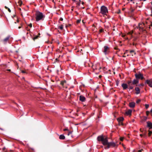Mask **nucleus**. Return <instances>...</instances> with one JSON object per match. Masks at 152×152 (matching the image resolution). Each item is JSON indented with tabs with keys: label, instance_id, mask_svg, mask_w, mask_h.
<instances>
[{
	"label": "nucleus",
	"instance_id": "obj_1",
	"mask_svg": "<svg viewBox=\"0 0 152 152\" xmlns=\"http://www.w3.org/2000/svg\"><path fill=\"white\" fill-rule=\"evenodd\" d=\"M35 15V19L37 21L43 20L45 17V15H43L42 12H40L39 11H36Z\"/></svg>",
	"mask_w": 152,
	"mask_h": 152
},
{
	"label": "nucleus",
	"instance_id": "obj_2",
	"mask_svg": "<svg viewBox=\"0 0 152 152\" xmlns=\"http://www.w3.org/2000/svg\"><path fill=\"white\" fill-rule=\"evenodd\" d=\"M97 140L99 141H102L104 145H106L107 144V139L106 137H104L103 135L99 136L97 138Z\"/></svg>",
	"mask_w": 152,
	"mask_h": 152
},
{
	"label": "nucleus",
	"instance_id": "obj_3",
	"mask_svg": "<svg viewBox=\"0 0 152 152\" xmlns=\"http://www.w3.org/2000/svg\"><path fill=\"white\" fill-rule=\"evenodd\" d=\"M100 12L103 15H107L108 12L107 8L105 6H102L101 7Z\"/></svg>",
	"mask_w": 152,
	"mask_h": 152
},
{
	"label": "nucleus",
	"instance_id": "obj_4",
	"mask_svg": "<svg viewBox=\"0 0 152 152\" xmlns=\"http://www.w3.org/2000/svg\"><path fill=\"white\" fill-rule=\"evenodd\" d=\"M106 145H107V146L105 148V149L109 148L110 146L113 147L117 146V145L115 143L113 142H108V140L107 141V144Z\"/></svg>",
	"mask_w": 152,
	"mask_h": 152
},
{
	"label": "nucleus",
	"instance_id": "obj_5",
	"mask_svg": "<svg viewBox=\"0 0 152 152\" xmlns=\"http://www.w3.org/2000/svg\"><path fill=\"white\" fill-rule=\"evenodd\" d=\"M110 50V48L107 46H105L102 50L103 52L105 55L108 54Z\"/></svg>",
	"mask_w": 152,
	"mask_h": 152
},
{
	"label": "nucleus",
	"instance_id": "obj_6",
	"mask_svg": "<svg viewBox=\"0 0 152 152\" xmlns=\"http://www.w3.org/2000/svg\"><path fill=\"white\" fill-rule=\"evenodd\" d=\"M135 76L136 78L137 79L142 80L144 78L143 75L140 73L138 74L136 73L135 74Z\"/></svg>",
	"mask_w": 152,
	"mask_h": 152
},
{
	"label": "nucleus",
	"instance_id": "obj_7",
	"mask_svg": "<svg viewBox=\"0 0 152 152\" xmlns=\"http://www.w3.org/2000/svg\"><path fill=\"white\" fill-rule=\"evenodd\" d=\"M61 84L63 86V87L67 88L68 84L67 83L66 81L65 80L61 81Z\"/></svg>",
	"mask_w": 152,
	"mask_h": 152
},
{
	"label": "nucleus",
	"instance_id": "obj_8",
	"mask_svg": "<svg viewBox=\"0 0 152 152\" xmlns=\"http://www.w3.org/2000/svg\"><path fill=\"white\" fill-rule=\"evenodd\" d=\"M145 83H147L152 88V80H147Z\"/></svg>",
	"mask_w": 152,
	"mask_h": 152
},
{
	"label": "nucleus",
	"instance_id": "obj_9",
	"mask_svg": "<svg viewBox=\"0 0 152 152\" xmlns=\"http://www.w3.org/2000/svg\"><path fill=\"white\" fill-rule=\"evenodd\" d=\"M143 23H139L138 25L137 26V28H139L140 30H142L143 28Z\"/></svg>",
	"mask_w": 152,
	"mask_h": 152
},
{
	"label": "nucleus",
	"instance_id": "obj_10",
	"mask_svg": "<svg viewBox=\"0 0 152 152\" xmlns=\"http://www.w3.org/2000/svg\"><path fill=\"white\" fill-rule=\"evenodd\" d=\"M80 100L82 102H85L86 100L85 97L82 95L80 96Z\"/></svg>",
	"mask_w": 152,
	"mask_h": 152
},
{
	"label": "nucleus",
	"instance_id": "obj_11",
	"mask_svg": "<svg viewBox=\"0 0 152 152\" xmlns=\"http://www.w3.org/2000/svg\"><path fill=\"white\" fill-rule=\"evenodd\" d=\"M121 86L124 90H125L127 88L128 85L126 83H123L122 84Z\"/></svg>",
	"mask_w": 152,
	"mask_h": 152
},
{
	"label": "nucleus",
	"instance_id": "obj_12",
	"mask_svg": "<svg viewBox=\"0 0 152 152\" xmlns=\"http://www.w3.org/2000/svg\"><path fill=\"white\" fill-rule=\"evenodd\" d=\"M10 37L8 36L5 38L4 39L2 40V41L4 43H5L7 42L9 39Z\"/></svg>",
	"mask_w": 152,
	"mask_h": 152
},
{
	"label": "nucleus",
	"instance_id": "obj_13",
	"mask_svg": "<svg viewBox=\"0 0 152 152\" xmlns=\"http://www.w3.org/2000/svg\"><path fill=\"white\" fill-rule=\"evenodd\" d=\"M129 106L131 108H134L135 106V103L134 102H130L129 103Z\"/></svg>",
	"mask_w": 152,
	"mask_h": 152
},
{
	"label": "nucleus",
	"instance_id": "obj_14",
	"mask_svg": "<svg viewBox=\"0 0 152 152\" xmlns=\"http://www.w3.org/2000/svg\"><path fill=\"white\" fill-rule=\"evenodd\" d=\"M147 126L149 127L150 129L152 128V123L148 121L147 122Z\"/></svg>",
	"mask_w": 152,
	"mask_h": 152
},
{
	"label": "nucleus",
	"instance_id": "obj_15",
	"mask_svg": "<svg viewBox=\"0 0 152 152\" xmlns=\"http://www.w3.org/2000/svg\"><path fill=\"white\" fill-rule=\"evenodd\" d=\"M124 118L122 117H120L118 118H117V121L118 122V123H120V122H122V121L124 120Z\"/></svg>",
	"mask_w": 152,
	"mask_h": 152
},
{
	"label": "nucleus",
	"instance_id": "obj_16",
	"mask_svg": "<svg viewBox=\"0 0 152 152\" xmlns=\"http://www.w3.org/2000/svg\"><path fill=\"white\" fill-rule=\"evenodd\" d=\"M138 82L139 81L138 80L135 79L133 80L132 83L133 85H135L138 83Z\"/></svg>",
	"mask_w": 152,
	"mask_h": 152
},
{
	"label": "nucleus",
	"instance_id": "obj_17",
	"mask_svg": "<svg viewBox=\"0 0 152 152\" xmlns=\"http://www.w3.org/2000/svg\"><path fill=\"white\" fill-rule=\"evenodd\" d=\"M129 53L132 56L135 55L136 53L134 50H131L129 51Z\"/></svg>",
	"mask_w": 152,
	"mask_h": 152
},
{
	"label": "nucleus",
	"instance_id": "obj_18",
	"mask_svg": "<svg viewBox=\"0 0 152 152\" xmlns=\"http://www.w3.org/2000/svg\"><path fill=\"white\" fill-rule=\"evenodd\" d=\"M135 90L136 91V93L137 94H138L140 93V89L138 87H136L135 88Z\"/></svg>",
	"mask_w": 152,
	"mask_h": 152
},
{
	"label": "nucleus",
	"instance_id": "obj_19",
	"mask_svg": "<svg viewBox=\"0 0 152 152\" xmlns=\"http://www.w3.org/2000/svg\"><path fill=\"white\" fill-rule=\"evenodd\" d=\"M132 113V110H129L127 111L126 113L127 115H131Z\"/></svg>",
	"mask_w": 152,
	"mask_h": 152
},
{
	"label": "nucleus",
	"instance_id": "obj_20",
	"mask_svg": "<svg viewBox=\"0 0 152 152\" xmlns=\"http://www.w3.org/2000/svg\"><path fill=\"white\" fill-rule=\"evenodd\" d=\"M133 85V84L132 83L131 84H130L128 85V86L129 87V88L130 89H132L133 88L134 86Z\"/></svg>",
	"mask_w": 152,
	"mask_h": 152
},
{
	"label": "nucleus",
	"instance_id": "obj_21",
	"mask_svg": "<svg viewBox=\"0 0 152 152\" xmlns=\"http://www.w3.org/2000/svg\"><path fill=\"white\" fill-rule=\"evenodd\" d=\"M59 138L61 140H64L65 138V137L63 135L61 134L60 135Z\"/></svg>",
	"mask_w": 152,
	"mask_h": 152
},
{
	"label": "nucleus",
	"instance_id": "obj_22",
	"mask_svg": "<svg viewBox=\"0 0 152 152\" xmlns=\"http://www.w3.org/2000/svg\"><path fill=\"white\" fill-rule=\"evenodd\" d=\"M58 28H60L61 30H62L63 28V25H61L58 26Z\"/></svg>",
	"mask_w": 152,
	"mask_h": 152
},
{
	"label": "nucleus",
	"instance_id": "obj_23",
	"mask_svg": "<svg viewBox=\"0 0 152 152\" xmlns=\"http://www.w3.org/2000/svg\"><path fill=\"white\" fill-rule=\"evenodd\" d=\"M147 117H145V116H144L143 117V120L144 121H145L147 120Z\"/></svg>",
	"mask_w": 152,
	"mask_h": 152
},
{
	"label": "nucleus",
	"instance_id": "obj_24",
	"mask_svg": "<svg viewBox=\"0 0 152 152\" xmlns=\"http://www.w3.org/2000/svg\"><path fill=\"white\" fill-rule=\"evenodd\" d=\"M5 8L6 9H7V10H8V11L9 12H11V10H10V8H8V7H7L6 6H5Z\"/></svg>",
	"mask_w": 152,
	"mask_h": 152
},
{
	"label": "nucleus",
	"instance_id": "obj_25",
	"mask_svg": "<svg viewBox=\"0 0 152 152\" xmlns=\"http://www.w3.org/2000/svg\"><path fill=\"white\" fill-rule=\"evenodd\" d=\"M152 134V132L150 131H149V133H148V136H150Z\"/></svg>",
	"mask_w": 152,
	"mask_h": 152
},
{
	"label": "nucleus",
	"instance_id": "obj_26",
	"mask_svg": "<svg viewBox=\"0 0 152 152\" xmlns=\"http://www.w3.org/2000/svg\"><path fill=\"white\" fill-rule=\"evenodd\" d=\"M39 37V36L38 35H37L35 36L34 38H33V39L34 40L35 39H37Z\"/></svg>",
	"mask_w": 152,
	"mask_h": 152
},
{
	"label": "nucleus",
	"instance_id": "obj_27",
	"mask_svg": "<svg viewBox=\"0 0 152 152\" xmlns=\"http://www.w3.org/2000/svg\"><path fill=\"white\" fill-rule=\"evenodd\" d=\"M145 108L146 109H148V108L149 105V104H146L145 105Z\"/></svg>",
	"mask_w": 152,
	"mask_h": 152
},
{
	"label": "nucleus",
	"instance_id": "obj_28",
	"mask_svg": "<svg viewBox=\"0 0 152 152\" xmlns=\"http://www.w3.org/2000/svg\"><path fill=\"white\" fill-rule=\"evenodd\" d=\"M132 82L131 81H128L127 82L128 85L130 84H131L132 83Z\"/></svg>",
	"mask_w": 152,
	"mask_h": 152
},
{
	"label": "nucleus",
	"instance_id": "obj_29",
	"mask_svg": "<svg viewBox=\"0 0 152 152\" xmlns=\"http://www.w3.org/2000/svg\"><path fill=\"white\" fill-rule=\"evenodd\" d=\"M28 26H29L30 28H31L32 27V23H30L28 25Z\"/></svg>",
	"mask_w": 152,
	"mask_h": 152
},
{
	"label": "nucleus",
	"instance_id": "obj_30",
	"mask_svg": "<svg viewBox=\"0 0 152 152\" xmlns=\"http://www.w3.org/2000/svg\"><path fill=\"white\" fill-rule=\"evenodd\" d=\"M133 33V31H132L130 32H129L128 33V34H132Z\"/></svg>",
	"mask_w": 152,
	"mask_h": 152
},
{
	"label": "nucleus",
	"instance_id": "obj_31",
	"mask_svg": "<svg viewBox=\"0 0 152 152\" xmlns=\"http://www.w3.org/2000/svg\"><path fill=\"white\" fill-rule=\"evenodd\" d=\"M149 111H146V114L147 116H148V115H149Z\"/></svg>",
	"mask_w": 152,
	"mask_h": 152
},
{
	"label": "nucleus",
	"instance_id": "obj_32",
	"mask_svg": "<svg viewBox=\"0 0 152 152\" xmlns=\"http://www.w3.org/2000/svg\"><path fill=\"white\" fill-rule=\"evenodd\" d=\"M80 21H81L80 19L78 20H77V23H79L80 22Z\"/></svg>",
	"mask_w": 152,
	"mask_h": 152
},
{
	"label": "nucleus",
	"instance_id": "obj_33",
	"mask_svg": "<svg viewBox=\"0 0 152 152\" xmlns=\"http://www.w3.org/2000/svg\"><path fill=\"white\" fill-rule=\"evenodd\" d=\"M140 102V99H138V100H137L136 102L137 103H139Z\"/></svg>",
	"mask_w": 152,
	"mask_h": 152
},
{
	"label": "nucleus",
	"instance_id": "obj_34",
	"mask_svg": "<svg viewBox=\"0 0 152 152\" xmlns=\"http://www.w3.org/2000/svg\"><path fill=\"white\" fill-rule=\"evenodd\" d=\"M120 139L121 141H123L124 139V137H121Z\"/></svg>",
	"mask_w": 152,
	"mask_h": 152
},
{
	"label": "nucleus",
	"instance_id": "obj_35",
	"mask_svg": "<svg viewBox=\"0 0 152 152\" xmlns=\"http://www.w3.org/2000/svg\"><path fill=\"white\" fill-rule=\"evenodd\" d=\"M143 136L144 137H145L146 136V133H145L143 134Z\"/></svg>",
	"mask_w": 152,
	"mask_h": 152
},
{
	"label": "nucleus",
	"instance_id": "obj_36",
	"mask_svg": "<svg viewBox=\"0 0 152 152\" xmlns=\"http://www.w3.org/2000/svg\"><path fill=\"white\" fill-rule=\"evenodd\" d=\"M130 10L131 12H133L134 11V10L132 8H131Z\"/></svg>",
	"mask_w": 152,
	"mask_h": 152
},
{
	"label": "nucleus",
	"instance_id": "obj_37",
	"mask_svg": "<svg viewBox=\"0 0 152 152\" xmlns=\"http://www.w3.org/2000/svg\"><path fill=\"white\" fill-rule=\"evenodd\" d=\"M119 125H122L123 123L122 122H120V123H118Z\"/></svg>",
	"mask_w": 152,
	"mask_h": 152
},
{
	"label": "nucleus",
	"instance_id": "obj_38",
	"mask_svg": "<svg viewBox=\"0 0 152 152\" xmlns=\"http://www.w3.org/2000/svg\"><path fill=\"white\" fill-rule=\"evenodd\" d=\"M140 131L141 132H142L143 131V129H140Z\"/></svg>",
	"mask_w": 152,
	"mask_h": 152
},
{
	"label": "nucleus",
	"instance_id": "obj_39",
	"mask_svg": "<svg viewBox=\"0 0 152 152\" xmlns=\"http://www.w3.org/2000/svg\"><path fill=\"white\" fill-rule=\"evenodd\" d=\"M142 151V149L139 150L138 151V152H141Z\"/></svg>",
	"mask_w": 152,
	"mask_h": 152
},
{
	"label": "nucleus",
	"instance_id": "obj_40",
	"mask_svg": "<svg viewBox=\"0 0 152 152\" xmlns=\"http://www.w3.org/2000/svg\"><path fill=\"white\" fill-rule=\"evenodd\" d=\"M103 30L102 29H100L99 31L100 32H102L103 31Z\"/></svg>",
	"mask_w": 152,
	"mask_h": 152
},
{
	"label": "nucleus",
	"instance_id": "obj_41",
	"mask_svg": "<svg viewBox=\"0 0 152 152\" xmlns=\"http://www.w3.org/2000/svg\"><path fill=\"white\" fill-rule=\"evenodd\" d=\"M140 136L141 137H142V136H143V135L142 134H140Z\"/></svg>",
	"mask_w": 152,
	"mask_h": 152
},
{
	"label": "nucleus",
	"instance_id": "obj_42",
	"mask_svg": "<svg viewBox=\"0 0 152 152\" xmlns=\"http://www.w3.org/2000/svg\"><path fill=\"white\" fill-rule=\"evenodd\" d=\"M22 72L23 73H25L26 72L22 70Z\"/></svg>",
	"mask_w": 152,
	"mask_h": 152
},
{
	"label": "nucleus",
	"instance_id": "obj_43",
	"mask_svg": "<svg viewBox=\"0 0 152 152\" xmlns=\"http://www.w3.org/2000/svg\"><path fill=\"white\" fill-rule=\"evenodd\" d=\"M60 20L61 21H62L63 20V19L62 18H60Z\"/></svg>",
	"mask_w": 152,
	"mask_h": 152
},
{
	"label": "nucleus",
	"instance_id": "obj_44",
	"mask_svg": "<svg viewBox=\"0 0 152 152\" xmlns=\"http://www.w3.org/2000/svg\"><path fill=\"white\" fill-rule=\"evenodd\" d=\"M66 130H68V129H64V131H66Z\"/></svg>",
	"mask_w": 152,
	"mask_h": 152
},
{
	"label": "nucleus",
	"instance_id": "obj_45",
	"mask_svg": "<svg viewBox=\"0 0 152 152\" xmlns=\"http://www.w3.org/2000/svg\"><path fill=\"white\" fill-rule=\"evenodd\" d=\"M21 26H19L18 28L20 29V28H21Z\"/></svg>",
	"mask_w": 152,
	"mask_h": 152
},
{
	"label": "nucleus",
	"instance_id": "obj_46",
	"mask_svg": "<svg viewBox=\"0 0 152 152\" xmlns=\"http://www.w3.org/2000/svg\"><path fill=\"white\" fill-rule=\"evenodd\" d=\"M70 133H71V132H69V133H68V135H69Z\"/></svg>",
	"mask_w": 152,
	"mask_h": 152
},
{
	"label": "nucleus",
	"instance_id": "obj_47",
	"mask_svg": "<svg viewBox=\"0 0 152 152\" xmlns=\"http://www.w3.org/2000/svg\"><path fill=\"white\" fill-rule=\"evenodd\" d=\"M102 77V76H101V75H99V78H100V77Z\"/></svg>",
	"mask_w": 152,
	"mask_h": 152
},
{
	"label": "nucleus",
	"instance_id": "obj_48",
	"mask_svg": "<svg viewBox=\"0 0 152 152\" xmlns=\"http://www.w3.org/2000/svg\"><path fill=\"white\" fill-rule=\"evenodd\" d=\"M151 113H152V109H151Z\"/></svg>",
	"mask_w": 152,
	"mask_h": 152
},
{
	"label": "nucleus",
	"instance_id": "obj_49",
	"mask_svg": "<svg viewBox=\"0 0 152 152\" xmlns=\"http://www.w3.org/2000/svg\"><path fill=\"white\" fill-rule=\"evenodd\" d=\"M8 71H10V69H8Z\"/></svg>",
	"mask_w": 152,
	"mask_h": 152
},
{
	"label": "nucleus",
	"instance_id": "obj_50",
	"mask_svg": "<svg viewBox=\"0 0 152 152\" xmlns=\"http://www.w3.org/2000/svg\"><path fill=\"white\" fill-rule=\"evenodd\" d=\"M17 22H18V20H17Z\"/></svg>",
	"mask_w": 152,
	"mask_h": 152
},
{
	"label": "nucleus",
	"instance_id": "obj_51",
	"mask_svg": "<svg viewBox=\"0 0 152 152\" xmlns=\"http://www.w3.org/2000/svg\"><path fill=\"white\" fill-rule=\"evenodd\" d=\"M129 55H127V56H129Z\"/></svg>",
	"mask_w": 152,
	"mask_h": 152
},
{
	"label": "nucleus",
	"instance_id": "obj_52",
	"mask_svg": "<svg viewBox=\"0 0 152 152\" xmlns=\"http://www.w3.org/2000/svg\"><path fill=\"white\" fill-rule=\"evenodd\" d=\"M151 4L152 5V1L151 2Z\"/></svg>",
	"mask_w": 152,
	"mask_h": 152
},
{
	"label": "nucleus",
	"instance_id": "obj_53",
	"mask_svg": "<svg viewBox=\"0 0 152 152\" xmlns=\"http://www.w3.org/2000/svg\"><path fill=\"white\" fill-rule=\"evenodd\" d=\"M28 31H29L30 30V29H29V30H27Z\"/></svg>",
	"mask_w": 152,
	"mask_h": 152
},
{
	"label": "nucleus",
	"instance_id": "obj_54",
	"mask_svg": "<svg viewBox=\"0 0 152 152\" xmlns=\"http://www.w3.org/2000/svg\"><path fill=\"white\" fill-rule=\"evenodd\" d=\"M151 12H152V10H151Z\"/></svg>",
	"mask_w": 152,
	"mask_h": 152
}]
</instances>
